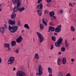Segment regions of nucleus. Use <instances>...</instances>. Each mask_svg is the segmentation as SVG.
Masks as SVG:
<instances>
[{"label":"nucleus","instance_id":"f257e3e1","mask_svg":"<svg viewBox=\"0 0 76 76\" xmlns=\"http://www.w3.org/2000/svg\"><path fill=\"white\" fill-rule=\"evenodd\" d=\"M23 38L22 37V36H20L16 40V42L15 41L12 40L11 42V44L12 47H13L16 45V42L17 43H20L22 41Z\"/></svg>","mask_w":76,"mask_h":76},{"label":"nucleus","instance_id":"f03ea898","mask_svg":"<svg viewBox=\"0 0 76 76\" xmlns=\"http://www.w3.org/2000/svg\"><path fill=\"white\" fill-rule=\"evenodd\" d=\"M20 6L18 7V6H15V7H14L13 9V13H17L18 11L19 12H22L23 10H24L25 8H24V7H19Z\"/></svg>","mask_w":76,"mask_h":76},{"label":"nucleus","instance_id":"7ed1b4c3","mask_svg":"<svg viewBox=\"0 0 76 76\" xmlns=\"http://www.w3.org/2000/svg\"><path fill=\"white\" fill-rule=\"evenodd\" d=\"M9 30L10 31V32L12 33H14L18 29V26H11L10 25H9L8 27Z\"/></svg>","mask_w":76,"mask_h":76},{"label":"nucleus","instance_id":"20e7f679","mask_svg":"<svg viewBox=\"0 0 76 76\" xmlns=\"http://www.w3.org/2000/svg\"><path fill=\"white\" fill-rule=\"evenodd\" d=\"M63 38L62 37H60L58 40L57 42H56L55 43V45L56 47L59 48L60 47V44H63L62 41H63Z\"/></svg>","mask_w":76,"mask_h":76},{"label":"nucleus","instance_id":"39448f33","mask_svg":"<svg viewBox=\"0 0 76 76\" xmlns=\"http://www.w3.org/2000/svg\"><path fill=\"white\" fill-rule=\"evenodd\" d=\"M38 72L39 73H36V75H38V76H41L42 74V70H43V69L42 67V66L41 64L38 65Z\"/></svg>","mask_w":76,"mask_h":76},{"label":"nucleus","instance_id":"423d86ee","mask_svg":"<svg viewBox=\"0 0 76 76\" xmlns=\"http://www.w3.org/2000/svg\"><path fill=\"white\" fill-rule=\"evenodd\" d=\"M21 0H13L12 3L14 4H17V7L20 6V4L21 3Z\"/></svg>","mask_w":76,"mask_h":76},{"label":"nucleus","instance_id":"0eeeda50","mask_svg":"<svg viewBox=\"0 0 76 76\" xmlns=\"http://www.w3.org/2000/svg\"><path fill=\"white\" fill-rule=\"evenodd\" d=\"M15 58L14 57L11 56L8 61V64H13L14 61H15Z\"/></svg>","mask_w":76,"mask_h":76},{"label":"nucleus","instance_id":"6e6552de","mask_svg":"<svg viewBox=\"0 0 76 76\" xmlns=\"http://www.w3.org/2000/svg\"><path fill=\"white\" fill-rule=\"evenodd\" d=\"M16 76H26V74L21 71H18L16 73Z\"/></svg>","mask_w":76,"mask_h":76},{"label":"nucleus","instance_id":"1a4fd4ad","mask_svg":"<svg viewBox=\"0 0 76 76\" xmlns=\"http://www.w3.org/2000/svg\"><path fill=\"white\" fill-rule=\"evenodd\" d=\"M37 34L38 37V38L40 39L39 41L40 42H42V41H44V37H43V36H42V35L40 33L38 32H37Z\"/></svg>","mask_w":76,"mask_h":76},{"label":"nucleus","instance_id":"9d476101","mask_svg":"<svg viewBox=\"0 0 76 76\" xmlns=\"http://www.w3.org/2000/svg\"><path fill=\"white\" fill-rule=\"evenodd\" d=\"M8 23L10 25H15L16 24V21L15 20L13 21H12L11 20H8Z\"/></svg>","mask_w":76,"mask_h":76},{"label":"nucleus","instance_id":"9b49d317","mask_svg":"<svg viewBox=\"0 0 76 76\" xmlns=\"http://www.w3.org/2000/svg\"><path fill=\"white\" fill-rule=\"evenodd\" d=\"M4 27H0V32L1 34H4Z\"/></svg>","mask_w":76,"mask_h":76},{"label":"nucleus","instance_id":"f8f14e48","mask_svg":"<svg viewBox=\"0 0 76 76\" xmlns=\"http://www.w3.org/2000/svg\"><path fill=\"white\" fill-rule=\"evenodd\" d=\"M61 28L57 27L55 28V31L56 32L58 33V32H61Z\"/></svg>","mask_w":76,"mask_h":76},{"label":"nucleus","instance_id":"ddd939ff","mask_svg":"<svg viewBox=\"0 0 76 76\" xmlns=\"http://www.w3.org/2000/svg\"><path fill=\"white\" fill-rule=\"evenodd\" d=\"M47 19H43L42 20V23H43L45 26H47Z\"/></svg>","mask_w":76,"mask_h":76},{"label":"nucleus","instance_id":"4468645a","mask_svg":"<svg viewBox=\"0 0 76 76\" xmlns=\"http://www.w3.org/2000/svg\"><path fill=\"white\" fill-rule=\"evenodd\" d=\"M62 62L64 64H65L66 63V58L64 57L62 60Z\"/></svg>","mask_w":76,"mask_h":76},{"label":"nucleus","instance_id":"2eb2a0df","mask_svg":"<svg viewBox=\"0 0 76 76\" xmlns=\"http://www.w3.org/2000/svg\"><path fill=\"white\" fill-rule=\"evenodd\" d=\"M4 48H8L10 47V45L9 44L5 43L4 44Z\"/></svg>","mask_w":76,"mask_h":76},{"label":"nucleus","instance_id":"dca6fc26","mask_svg":"<svg viewBox=\"0 0 76 76\" xmlns=\"http://www.w3.org/2000/svg\"><path fill=\"white\" fill-rule=\"evenodd\" d=\"M34 58L37 60H39V55L38 54H36L34 56Z\"/></svg>","mask_w":76,"mask_h":76},{"label":"nucleus","instance_id":"f3484780","mask_svg":"<svg viewBox=\"0 0 76 76\" xmlns=\"http://www.w3.org/2000/svg\"><path fill=\"white\" fill-rule=\"evenodd\" d=\"M16 14L15 13H13L12 14L11 16V17L12 19H15V18H16Z\"/></svg>","mask_w":76,"mask_h":76},{"label":"nucleus","instance_id":"a211bd4d","mask_svg":"<svg viewBox=\"0 0 76 76\" xmlns=\"http://www.w3.org/2000/svg\"><path fill=\"white\" fill-rule=\"evenodd\" d=\"M48 72L49 73H50V74H52V72H53V71H52V69H51V68L50 67H49L48 69Z\"/></svg>","mask_w":76,"mask_h":76},{"label":"nucleus","instance_id":"6ab92c4d","mask_svg":"<svg viewBox=\"0 0 76 76\" xmlns=\"http://www.w3.org/2000/svg\"><path fill=\"white\" fill-rule=\"evenodd\" d=\"M37 13L38 16H41V15H42V11L40 10H39L37 11Z\"/></svg>","mask_w":76,"mask_h":76},{"label":"nucleus","instance_id":"aec40b11","mask_svg":"<svg viewBox=\"0 0 76 76\" xmlns=\"http://www.w3.org/2000/svg\"><path fill=\"white\" fill-rule=\"evenodd\" d=\"M57 64L58 66H60L61 64V59L58 58L57 60Z\"/></svg>","mask_w":76,"mask_h":76},{"label":"nucleus","instance_id":"412c9836","mask_svg":"<svg viewBox=\"0 0 76 76\" xmlns=\"http://www.w3.org/2000/svg\"><path fill=\"white\" fill-rule=\"evenodd\" d=\"M49 14L50 16V17H53V16H54V11H53L52 12H50Z\"/></svg>","mask_w":76,"mask_h":76},{"label":"nucleus","instance_id":"4be33fe9","mask_svg":"<svg viewBox=\"0 0 76 76\" xmlns=\"http://www.w3.org/2000/svg\"><path fill=\"white\" fill-rule=\"evenodd\" d=\"M49 29H50L51 31H55V28L54 27H52L51 26L49 27Z\"/></svg>","mask_w":76,"mask_h":76},{"label":"nucleus","instance_id":"5701e85b","mask_svg":"<svg viewBox=\"0 0 76 76\" xmlns=\"http://www.w3.org/2000/svg\"><path fill=\"white\" fill-rule=\"evenodd\" d=\"M40 28L41 29H44V26L41 23L40 25Z\"/></svg>","mask_w":76,"mask_h":76},{"label":"nucleus","instance_id":"b1692460","mask_svg":"<svg viewBox=\"0 0 76 76\" xmlns=\"http://www.w3.org/2000/svg\"><path fill=\"white\" fill-rule=\"evenodd\" d=\"M70 29L71 31H72V32H74V31H75V28L73 26H71Z\"/></svg>","mask_w":76,"mask_h":76},{"label":"nucleus","instance_id":"393cba45","mask_svg":"<svg viewBox=\"0 0 76 76\" xmlns=\"http://www.w3.org/2000/svg\"><path fill=\"white\" fill-rule=\"evenodd\" d=\"M65 47L67 48L69 47V44L67 42V40H66L65 41Z\"/></svg>","mask_w":76,"mask_h":76},{"label":"nucleus","instance_id":"a878e982","mask_svg":"<svg viewBox=\"0 0 76 76\" xmlns=\"http://www.w3.org/2000/svg\"><path fill=\"white\" fill-rule=\"evenodd\" d=\"M24 27L25 28H27L28 29H29V27L28 26V24H25L24 25Z\"/></svg>","mask_w":76,"mask_h":76},{"label":"nucleus","instance_id":"bb28decb","mask_svg":"<svg viewBox=\"0 0 76 76\" xmlns=\"http://www.w3.org/2000/svg\"><path fill=\"white\" fill-rule=\"evenodd\" d=\"M43 8V5L41 3L39 4V9H42Z\"/></svg>","mask_w":76,"mask_h":76},{"label":"nucleus","instance_id":"cd10ccee","mask_svg":"<svg viewBox=\"0 0 76 76\" xmlns=\"http://www.w3.org/2000/svg\"><path fill=\"white\" fill-rule=\"evenodd\" d=\"M52 39L53 41H56V38L55 36H52Z\"/></svg>","mask_w":76,"mask_h":76},{"label":"nucleus","instance_id":"c85d7f7f","mask_svg":"<svg viewBox=\"0 0 76 76\" xmlns=\"http://www.w3.org/2000/svg\"><path fill=\"white\" fill-rule=\"evenodd\" d=\"M61 50L62 52H64L66 50V48L64 47H62L61 48Z\"/></svg>","mask_w":76,"mask_h":76},{"label":"nucleus","instance_id":"c756f323","mask_svg":"<svg viewBox=\"0 0 76 76\" xmlns=\"http://www.w3.org/2000/svg\"><path fill=\"white\" fill-rule=\"evenodd\" d=\"M56 19H57L56 17L55 16H53L51 18V20H56Z\"/></svg>","mask_w":76,"mask_h":76},{"label":"nucleus","instance_id":"7c9ffc66","mask_svg":"<svg viewBox=\"0 0 76 76\" xmlns=\"http://www.w3.org/2000/svg\"><path fill=\"white\" fill-rule=\"evenodd\" d=\"M21 23H20V21H18V26H22V25H21Z\"/></svg>","mask_w":76,"mask_h":76},{"label":"nucleus","instance_id":"2f4dec72","mask_svg":"<svg viewBox=\"0 0 76 76\" xmlns=\"http://www.w3.org/2000/svg\"><path fill=\"white\" fill-rule=\"evenodd\" d=\"M14 52H16V53L18 54L19 53V50L18 49H16L14 51Z\"/></svg>","mask_w":76,"mask_h":76},{"label":"nucleus","instance_id":"473e14b6","mask_svg":"<svg viewBox=\"0 0 76 76\" xmlns=\"http://www.w3.org/2000/svg\"><path fill=\"white\" fill-rule=\"evenodd\" d=\"M58 76H63V74H62V73L60 72H59L58 73Z\"/></svg>","mask_w":76,"mask_h":76},{"label":"nucleus","instance_id":"72a5a7b5","mask_svg":"<svg viewBox=\"0 0 76 76\" xmlns=\"http://www.w3.org/2000/svg\"><path fill=\"white\" fill-rule=\"evenodd\" d=\"M1 11H2V6L0 4V12H1Z\"/></svg>","mask_w":76,"mask_h":76},{"label":"nucleus","instance_id":"f704fd0d","mask_svg":"<svg viewBox=\"0 0 76 76\" xmlns=\"http://www.w3.org/2000/svg\"><path fill=\"white\" fill-rule=\"evenodd\" d=\"M53 48H54V47L53 46V45L51 44V49L50 50H53Z\"/></svg>","mask_w":76,"mask_h":76},{"label":"nucleus","instance_id":"c9c22d12","mask_svg":"<svg viewBox=\"0 0 76 76\" xmlns=\"http://www.w3.org/2000/svg\"><path fill=\"white\" fill-rule=\"evenodd\" d=\"M57 28H61V25H58L57 26Z\"/></svg>","mask_w":76,"mask_h":76},{"label":"nucleus","instance_id":"e433bc0d","mask_svg":"<svg viewBox=\"0 0 76 76\" xmlns=\"http://www.w3.org/2000/svg\"><path fill=\"white\" fill-rule=\"evenodd\" d=\"M44 13L45 14H47L48 13V12L47 11V10H46L44 11Z\"/></svg>","mask_w":76,"mask_h":76},{"label":"nucleus","instance_id":"4c0bfd02","mask_svg":"<svg viewBox=\"0 0 76 76\" xmlns=\"http://www.w3.org/2000/svg\"><path fill=\"white\" fill-rule=\"evenodd\" d=\"M42 1V0H38V2H37V3L38 4H39L40 2H41Z\"/></svg>","mask_w":76,"mask_h":76},{"label":"nucleus","instance_id":"58836bf2","mask_svg":"<svg viewBox=\"0 0 76 76\" xmlns=\"http://www.w3.org/2000/svg\"><path fill=\"white\" fill-rule=\"evenodd\" d=\"M48 3H50L51 1V0H46Z\"/></svg>","mask_w":76,"mask_h":76},{"label":"nucleus","instance_id":"ea45409f","mask_svg":"<svg viewBox=\"0 0 76 76\" xmlns=\"http://www.w3.org/2000/svg\"><path fill=\"white\" fill-rule=\"evenodd\" d=\"M69 6H71V7H73V5H72V4H71V3H69Z\"/></svg>","mask_w":76,"mask_h":76},{"label":"nucleus","instance_id":"a19ab883","mask_svg":"<svg viewBox=\"0 0 76 76\" xmlns=\"http://www.w3.org/2000/svg\"><path fill=\"white\" fill-rule=\"evenodd\" d=\"M63 12V11L62 10H60V14H61Z\"/></svg>","mask_w":76,"mask_h":76},{"label":"nucleus","instance_id":"79ce46f5","mask_svg":"<svg viewBox=\"0 0 76 76\" xmlns=\"http://www.w3.org/2000/svg\"><path fill=\"white\" fill-rule=\"evenodd\" d=\"M49 25H51V26H53V24H52L51 23V22H50L49 23Z\"/></svg>","mask_w":76,"mask_h":76},{"label":"nucleus","instance_id":"37998d69","mask_svg":"<svg viewBox=\"0 0 76 76\" xmlns=\"http://www.w3.org/2000/svg\"><path fill=\"white\" fill-rule=\"evenodd\" d=\"M4 27L5 28H7V26L6 24H5L4 25Z\"/></svg>","mask_w":76,"mask_h":76},{"label":"nucleus","instance_id":"c03bdc74","mask_svg":"<svg viewBox=\"0 0 76 76\" xmlns=\"http://www.w3.org/2000/svg\"><path fill=\"white\" fill-rule=\"evenodd\" d=\"M66 76H71V75H70V74L68 73L66 75Z\"/></svg>","mask_w":76,"mask_h":76},{"label":"nucleus","instance_id":"a18cd8bd","mask_svg":"<svg viewBox=\"0 0 76 76\" xmlns=\"http://www.w3.org/2000/svg\"><path fill=\"white\" fill-rule=\"evenodd\" d=\"M58 54L59 55H60L61 54V52H59L58 53Z\"/></svg>","mask_w":76,"mask_h":76},{"label":"nucleus","instance_id":"49530a36","mask_svg":"<svg viewBox=\"0 0 76 76\" xmlns=\"http://www.w3.org/2000/svg\"><path fill=\"white\" fill-rule=\"evenodd\" d=\"M7 48H8V51H10V47Z\"/></svg>","mask_w":76,"mask_h":76},{"label":"nucleus","instance_id":"de8ad7c7","mask_svg":"<svg viewBox=\"0 0 76 76\" xmlns=\"http://www.w3.org/2000/svg\"><path fill=\"white\" fill-rule=\"evenodd\" d=\"M37 8H38V9H39V5H38L37 6Z\"/></svg>","mask_w":76,"mask_h":76},{"label":"nucleus","instance_id":"09e8293b","mask_svg":"<svg viewBox=\"0 0 76 76\" xmlns=\"http://www.w3.org/2000/svg\"><path fill=\"white\" fill-rule=\"evenodd\" d=\"M71 61H75V59H71Z\"/></svg>","mask_w":76,"mask_h":76},{"label":"nucleus","instance_id":"8fccbe9b","mask_svg":"<svg viewBox=\"0 0 76 76\" xmlns=\"http://www.w3.org/2000/svg\"><path fill=\"white\" fill-rule=\"evenodd\" d=\"M1 63V58H0V64Z\"/></svg>","mask_w":76,"mask_h":76},{"label":"nucleus","instance_id":"3c124183","mask_svg":"<svg viewBox=\"0 0 76 76\" xmlns=\"http://www.w3.org/2000/svg\"><path fill=\"white\" fill-rule=\"evenodd\" d=\"M16 70V68L15 67H14V68L13 69V71H15Z\"/></svg>","mask_w":76,"mask_h":76},{"label":"nucleus","instance_id":"603ef678","mask_svg":"<svg viewBox=\"0 0 76 76\" xmlns=\"http://www.w3.org/2000/svg\"><path fill=\"white\" fill-rule=\"evenodd\" d=\"M50 28L49 29V28H48V32H50Z\"/></svg>","mask_w":76,"mask_h":76},{"label":"nucleus","instance_id":"864d4df0","mask_svg":"<svg viewBox=\"0 0 76 76\" xmlns=\"http://www.w3.org/2000/svg\"><path fill=\"white\" fill-rule=\"evenodd\" d=\"M54 35H57V33H54Z\"/></svg>","mask_w":76,"mask_h":76},{"label":"nucleus","instance_id":"5fc2aeb1","mask_svg":"<svg viewBox=\"0 0 76 76\" xmlns=\"http://www.w3.org/2000/svg\"><path fill=\"white\" fill-rule=\"evenodd\" d=\"M49 76H53V75H52V74H49Z\"/></svg>","mask_w":76,"mask_h":76},{"label":"nucleus","instance_id":"6e6d98bb","mask_svg":"<svg viewBox=\"0 0 76 76\" xmlns=\"http://www.w3.org/2000/svg\"><path fill=\"white\" fill-rule=\"evenodd\" d=\"M25 32V30H23L22 31V32Z\"/></svg>","mask_w":76,"mask_h":76},{"label":"nucleus","instance_id":"4d7b16f0","mask_svg":"<svg viewBox=\"0 0 76 76\" xmlns=\"http://www.w3.org/2000/svg\"><path fill=\"white\" fill-rule=\"evenodd\" d=\"M17 50H19V49H20V48H19V47H18L17 48Z\"/></svg>","mask_w":76,"mask_h":76},{"label":"nucleus","instance_id":"13d9d810","mask_svg":"<svg viewBox=\"0 0 76 76\" xmlns=\"http://www.w3.org/2000/svg\"><path fill=\"white\" fill-rule=\"evenodd\" d=\"M30 60H28V63H29V61Z\"/></svg>","mask_w":76,"mask_h":76},{"label":"nucleus","instance_id":"bf43d9fd","mask_svg":"<svg viewBox=\"0 0 76 76\" xmlns=\"http://www.w3.org/2000/svg\"><path fill=\"white\" fill-rule=\"evenodd\" d=\"M73 41H75V38L74 37L73 38Z\"/></svg>","mask_w":76,"mask_h":76},{"label":"nucleus","instance_id":"052dcab7","mask_svg":"<svg viewBox=\"0 0 76 76\" xmlns=\"http://www.w3.org/2000/svg\"><path fill=\"white\" fill-rule=\"evenodd\" d=\"M52 24H53V22H50Z\"/></svg>","mask_w":76,"mask_h":76},{"label":"nucleus","instance_id":"680f3d73","mask_svg":"<svg viewBox=\"0 0 76 76\" xmlns=\"http://www.w3.org/2000/svg\"><path fill=\"white\" fill-rule=\"evenodd\" d=\"M34 39V41H35V39Z\"/></svg>","mask_w":76,"mask_h":76},{"label":"nucleus","instance_id":"e2e57ef3","mask_svg":"<svg viewBox=\"0 0 76 76\" xmlns=\"http://www.w3.org/2000/svg\"><path fill=\"white\" fill-rule=\"evenodd\" d=\"M46 6H48V4L46 5Z\"/></svg>","mask_w":76,"mask_h":76},{"label":"nucleus","instance_id":"0e129e2a","mask_svg":"<svg viewBox=\"0 0 76 76\" xmlns=\"http://www.w3.org/2000/svg\"><path fill=\"white\" fill-rule=\"evenodd\" d=\"M74 5H75V3H74Z\"/></svg>","mask_w":76,"mask_h":76},{"label":"nucleus","instance_id":"69168bd1","mask_svg":"<svg viewBox=\"0 0 76 76\" xmlns=\"http://www.w3.org/2000/svg\"><path fill=\"white\" fill-rule=\"evenodd\" d=\"M70 12H71V11H69V13H70Z\"/></svg>","mask_w":76,"mask_h":76},{"label":"nucleus","instance_id":"338daca9","mask_svg":"<svg viewBox=\"0 0 76 76\" xmlns=\"http://www.w3.org/2000/svg\"><path fill=\"white\" fill-rule=\"evenodd\" d=\"M26 1H28V0H26Z\"/></svg>","mask_w":76,"mask_h":76},{"label":"nucleus","instance_id":"774afa93","mask_svg":"<svg viewBox=\"0 0 76 76\" xmlns=\"http://www.w3.org/2000/svg\"><path fill=\"white\" fill-rule=\"evenodd\" d=\"M75 39H76V38H75Z\"/></svg>","mask_w":76,"mask_h":76}]
</instances>
